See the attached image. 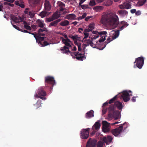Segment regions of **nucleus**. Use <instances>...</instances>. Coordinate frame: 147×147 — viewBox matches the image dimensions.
<instances>
[{
  "mask_svg": "<svg viewBox=\"0 0 147 147\" xmlns=\"http://www.w3.org/2000/svg\"><path fill=\"white\" fill-rule=\"evenodd\" d=\"M35 106L36 107V109L39 108L41 106V104L40 103V101H38L36 104L35 105Z\"/></svg>",
  "mask_w": 147,
  "mask_h": 147,
  "instance_id": "42",
  "label": "nucleus"
},
{
  "mask_svg": "<svg viewBox=\"0 0 147 147\" xmlns=\"http://www.w3.org/2000/svg\"><path fill=\"white\" fill-rule=\"evenodd\" d=\"M103 8L102 6H96L94 8V9L96 10V11H99L102 10Z\"/></svg>",
  "mask_w": 147,
  "mask_h": 147,
  "instance_id": "41",
  "label": "nucleus"
},
{
  "mask_svg": "<svg viewBox=\"0 0 147 147\" xmlns=\"http://www.w3.org/2000/svg\"><path fill=\"white\" fill-rule=\"evenodd\" d=\"M92 33L95 35L93 37L91 38V40L87 39L86 40V43L85 44V45L86 46H89L93 39H96L98 38L99 36L101 37V38L99 39L98 42H101L104 41L106 39L105 35L107 33L106 31H104L98 32L97 31L94 30L92 31Z\"/></svg>",
  "mask_w": 147,
  "mask_h": 147,
  "instance_id": "2",
  "label": "nucleus"
},
{
  "mask_svg": "<svg viewBox=\"0 0 147 147\" xmlns=\"http://www.w3.org/2000/svg\"><path fill=\"white\" fill-rule=\"evenodd\" d=\"M67 18H68L70 19H73L74 18V14H71L69 15L68 16Z\"/></svg>",
  "mask_w": 147,
  "mask_h": 147,
  "instance_id": "53",
  "label": "nucleus"
},
{
  "mask_svg": "<svg viewBox=\"0 0 147 147\" xmlns=\"http://www.w3.org/2000/svg\"><path fill=\"white\" fill-rule=\"evenodd\" d=\"M85 116L87 119L94 117V111L92 110H91L87 112Z\"/></svg>",
  "mask_w": 147,
  "mask_h": 147,
  "instance_id": "21",
  "label": "nucleus"
},
{
  "mask_svg": "<svg viewBox=\"0 0 147 147\" xmlns=\"http://www.w3.org/2000/svg\"><path fill=\"white\" fill-rule=\"evenodd\" d=\"M41 44L40 43H39L42 47L46 46L49 44L47 41H44L43 43L42 41H41Z\"/></svg>",
  "mask_w": 147,
  "mask_h": 147,
  "instance_id": "35",
  "label": "nucleus"
},
{
  "mask_svg": "<svg viewBox=\"0 0 147 147\" xmlns=\"http://www.w3.org/2000/svg\"><path fill=\"white\" fill-rule=\"evenodd\" d=\"M100 125V121H98L95 123L92 127V129L93 130V132H94V134L96 131L99 130Z\"/></svg>",
  "mask_w": 147,
  "mask_h": 147,
  "instance_id": "12",
  "label": "nucleus"
},
{
  "mask_svg": "<svg viewBox=\"0 0 147 147\" xmlns=\"http://www.w3.org/2000/svg\"><path fill=\"white\" fill-rule=\"evenodd\" d=\"M29 9L28 8H26L25 9V10L24 11V13L26 14H28L29 13V12L28 11V10Z\"/></svg>",
  "mask_w": 147,
  "mask_h": 147,
  "instance_id": "57",
  "label": "nucleus"
},
{
  "mask_svg": "<svg viewBox=\"0 0 147 147\" xmlns=\"http://www.w3.org/2000/svg\"><path fill=\"white\" fill-rule=\"evenodd\" d=\"M109 124L106 121H102V127H109Z\"/></svg>",
  "mask_w": 147,
  "mask_h": 147,
  "instance_id": "31",
  "label": "nucleus"
},
{
  "mask_svg": "<svg viewBox=\"0 0 147 147\" xmlns=\"http://www.w3.org/2000/svg\"><path fill=\"white\" fill-rule=\"evenodd\" d=\"M16 17L15 16H12L11 17V18L12 19V20H13V21L14 22L16 20Z\"/></svg>",
  "mask_w": 147,
  "mask_h": 147,
  "instance_id": "64",
  "label": "nucleus"
},
{
  "mask_svg": "<svg viewBox=\"0 0 147 147\" xmlns=\"http://www.w3.org/2000/svg\"><path fill=\"white\" fill-rule=\"evenodd\" d=\"M136 10L135 9H133L130 10L131 13H136Z\"/></svg>",
  "mask_w": 147,
  "mask_h": 147,
  "instance_id": "56",
  "label": "nucleus"
},
{
  "mask_svg": "<svg viewBox=\"0 0 147 147\" xmlns=\"http://www.w3.org/2000/svg\"><path fill=\"white\" fill-rule=\"evenodd\" d=\"M117 13L119 15L120 17H124L125 16H127L128 15V12L125 10H119Z\"/></svg>",
  "mask_w": 147,
  "mask_h": 147,
  "instance_id": "14",
  "label": "nucleus"
},
{
  "mask_svg": "<svg viewBox=\"0 0 147 147\" xmlns=\"http://www.w3.org/2000/svg\"><path fill=\"white\" fill-rule=\"evenodd\" d=\"M92 31L90 29H85L84 30V34L85 35L84 37L83 38V40L85 39V38H87L89 34L88 33V32H89L90 31Z\"/></svg>",
  "mask_w": 147,
  "mask_h": 147,
  "instance_id": "24",
  "label": "nucleus"
},
{
  "mask_svg": "<svg viewBox=\"0 0 147 147\" xmlns=\"http://www.w3.org/2000/svg\"><path fill=\"white\" fill-rule=\"evenodd\" d=\"M146 0H140L137 3V5L139 6L143 5L145 3Z\"/></svg>",
  "mask_w": 147,
  "mask_h": 147,
  "instance_id": "27",
  "label": "nucleus"
},
{
  "mask_svg": "<svg viewBox=\"0 0 147 147\" xmlns=\"http://www.w3.org/2000/svg\"><path fill=\"white\" fill-rule=\"evenodd\" d=\"M104 143L101 141H98L97 143V147H102Z\"/></svg>",
  "mask_w": 147,
  "mask_h": 147,
  "instance_id": "44",
  "label": "nucleus"
},
{
  "mask_svg": "<svg viewBox=\"0 0 147 147\" xmlns=\"http://www.w3.org/2000/svg\"><path fill=\"white\" fill-rule=\"evenodd\" d=\"M28 14L30 16L31 18L33 17L34 15V13L33 12H32L31 11H30L29 12Z\"/></svg>",
  "mask_w": 147,
  "mask_h": 147,
  "instance_id": "48",
  "label": "nucleus"
},
{
  "mask_svg": "<svg viewBox=\"0 0 147 147\" xmlns=\"http://www.w3.org/2000/svg\"><path fill=\"white\" fill-rule=\"evenodd\" d=\"M120 97V96L119 94L116 95L109 100V103L111 104L114 102L115 103V102L117 100L118 98Z\"/></svg>",
  "mask_w": 147,
  "mask_h": 147,
  "instance_id": "23",
  "label": "nucleus"
},
{
  "mask_svg": "<svg viewBox=\"0 0 147 147\" xmlns=\"http://www.w3.org/2000/svg\"><path fill=\"white\" fill-rule=\"evenodd\" d=\"M69 22L67 20H65L61 22L60 23V25L62 26H65L68 25L69 24Z\"/></svg>",
  "mask_w": 147,
  "mask_h": 147,
  "instance_id": "26",
  "label": "nucleus"
},
{
  "mask_svg": "<svg viewBox=\"0 0 147 147\" xmlns=\"http://www.w3.org/2000/svg\"><path fill=\"white\" fill-rule=\"evenodd\" d=\"M87 15V13H84L82 16L79 17L78 18L79 20H82L86 17Z\"/></svg>",
  "mask_w": 147,
  "mask_h": 147,
  "instance_id": "43",
  "label": "nucleus"
},
{
  "mask_svg": "<svg viewBox=\"0 0 147 147\" xmlns=\"http://www.w3.org/2000/svg\"><path fill=\"white\" fill-rule=\"evenodd\" d=\"M108 103H109V102H105L103 104L102 107H105V106H107L108 105Z\"/></svg>",
  "mask_w": 147,
  "mask_h": 147,
  "instance_id": "61",
  "label": "nucleus"
},
{
  "mask_svg": "<svg viewBox=\"0 0 147 147\" xmlns=\"http://www.w3.org/2000/svg\"><path fill=\"white\" fill-rule=\"evenodd\" d=\"M29 3L32 6H33L37 3V2L36 0H29Z\"/></svg>",
  "mask_w": 147,
  "mask_h": 147,
  "instance_id": "34",
  "label": "nucleus"
},
{
  "mask_svg": "<svg viewBox=\"0 0 147 147\" xmlns=\"http://www.w3.org/2000/svg\"><path fill=\"white\" fill-rule=\"evenodd\" d=\"M74 55L76 56L75 58L79 60L83 61L86 58V57L84 55L79 53V52H74ZM74 58L75 57H74Z\"/></svg>",
  "mask_w": 147,
  "mask_h": 147,
  "instance_id": "11",
  "label": "nucleus"
},
{
  "mask_svg": "<svg viewBox=\"0 0 147 147\" xmlns=\"http://www.w3.org/2000/svg\"><path fill=\"white\" fill-rule=\"evenodd\" d=\"M119 7L121 9H125V6L124 3L123 5H122V4L120 5L119 6Z\"/></svg>",
  "mask_w": 147,
  "mask_h": 147,
  "instance_id": "49",
  "label": "nucleus"
},
{
  "mask_svg": "<svg viewBox=\"0 0 147 147\" xmlns=\"http://www.w3.org/2000/svg\"><path fill=\"white\" fill-rule=\"evenodd\" d=\"M23 24L25 28L29 30H31V27L28 26V24L26 21L23 22Z\"/></svg>",
  "mask_w": 147,
  "mask_h": 147,
  "instance_id": "25",
  "label": "nucleus"
},
{
  "mask_svg": "<svg viewBox=\"0 0 147 147\" xmlns=\"http://www.w3.org/2000/svg\"><path fill=\"white\" fill-rule=\"evenodd\" d=\"M38 94L41 96H45L46 95V92L44 90L43 87H40L38 91Z\"/></svg>",
  "mask_w": 147,
  "mask_h": 147,
  "instance_id": "16",
  "label": "nucleus"
},
{
  "mask_svg": "<svg viewBox=\"0 0 147 147\" xmlns=\"http://www.w3.org/2000/svg\"><path fill=\"white\" fill-rule=\"evenodd\" d=\"M80 1V2L79 3V4H82L86 0H79Z\"/></svg>",
  "mask_w": 147,
  "mask_h": 147,
  "instance_id": "63",
  "label": "nucleus"
},
{
  "mask_svg": "<svg viewBox=\"0 0 147 147\" xmlns=\"http://www.w3.org/2000/svg\"><path fill=\"white\" fill-rule=\"evenodd\" d=\"M47 11L45 10L43 11L40 13L39 15L42 18H44L46 16L47 13Z\"/></svg>",
  "mask_w": 147,
  "mask_h": 147,
  "instance_id": "29",
  "label": "nucleus"
},
{
  "mask_svg": "<svg viewBox=\"0 0 147 147\" xmlns=\"http://www.w3.org/2000/svg\"><path fill=\"white\" fill-rule=\"evenodd\" d=\"M77 46H78V51H81V45L80 44V45H77Z\"/></svg>",
  "mask_w": 147,
  "mask_h": 147,
  "instance_id": "59",
  "label": "nucleus"
},
{
  "mask_svg": "<svg viewBox=\"0 0 147 147\" xmlns=\"http://www.w3.org/2000/svg\"><path fill=\"white\" fill-rule=\"evenodd\" d=\"M44 30L43 29H40L38 31V36H44L45 34H42L41 33V32H44Z\"/></svg>",
  "mask_w": 147,
  "mask_h": 147,
  "instance_id": "39",
  "label": "nucleus"
},
{
  "mask_svg": "<svg viewBox=\"0 0 147 147\" xmlns=\"http://www.w3.org/2000/svg\"><path fill=\"white\" fill-rule=\"evenodd\" d=\"M144 63V58L142 57H140L136 58L135 61L134 62V67H138L139 69H141Z\"/></svg>",
  "mask_w": 147,
  "mask_h": 147,
  "instance_id": "6",
  "label": "nucleus"
},
{
  "mask_svg": "<svg viewBox=\"0 0 147 147\" xmlns=\"http://www.w3.org/2000/svg\"><path fill=\"white\" fill-rule=\"evenodd\" d=\"M94 23H91L89 26V27L91 30L94 29Z\"/></svg>",
  "mask_w": 147,
  "mask_h": 147,
  "instance_id": "46",
  "label": "nucleus"
},
{
  "mask_svg": "<svg viewBox=\"0 0 147 147\" xmlns=\"http://www.w3.org/2000/svg\"><path fill=\"white\" fill-rule=\"evenodd\" d=\"M102 130L105 133H106L109 131V127H102Z\"/></svg>",
  "mask_w": 147,
  "mask_h": 147,
  "instance_id": "32",
  "label": "nucleus"
},
{
  "mask_svg": "<svg viewBox=\"0 0 147 147\" xmlns=\"http://www.w3.org/2000/svg\"><path fill=\"white\" fill-rule=\"evenodd\" d=\"M79 5L83 9H85L87 8L89 9L90 8V7L88 5H82V4L80 5V4H79Z\"/></svg>",
  "mask_w": 147,
  "mask_h": 147,
  "instance_id": "36",
  "label": "nucleus"
},
{
  "mask_svg": "<svg viewBox=\"0 0 147 147\" xmlns=\"http://www.w3.org/2000/svg\"><path fill=\"white\" fill-rule=\"evenodd\" d=\"M115 107L113 105H110L108 108V114L107 119L109 120L113 118L117 120L119 118L120 113L118 111L115 110Z\"/></svg>",
  "mask_w": 147,
  "mask_h": 147,
  "instance_id": "3",
  "label": "nucleus"
},
{
  "mask_svg": "<svg viewBox=\"0 0 147 147\" xmlns=\"http://www.w3.org/2000/svg\"><path fill=\"white\" fill-rule=\"evenodd\" d=\"M64 37L65 39L63 38L62 39V42L63 43L65 44V46L63 47H62L60 50L62 51V52L64 53L69 54H70L72 56V58H74L73 53H71L69 50V49L71 47V45H70L69 42H71L70 40L67 38V35H65Z\"/></svg>",
  "mask_w": 147,
  "mask_h": 147,
  "instance_id": "4",
  "label": "nucleus"
},
{
  "mask_svg": "<svg viewBox=\"0 0 147 147\" xmlns=\"http://www.w3.org/2000/svg\"><path fill=\"white\" fill-rule=\"evenodd\" d=\"M54 20V19L53 18V17L52 16L51 17L46 18V22H49L51 21H53Z\"/></svg>",
  "mask_w": 147,
  "mask_h": 147,
  "instance_id": "38",
  "label": "nucleus"
},
{
  "mask_svg": "<svg viewBox=\"0 0 147 147\" xmlns=\"http://www.w3.org/2000/svg\"><path fill=\"white\" fill-rule=\"evenodd\" d=\"M34 36L35 38L36 42L38 44L39 43H40L41 44V41H43L44 40V38L38 36V33L37 35L35 34L34 35Z\"/></svg>",
  "mask_w": 147,
  "mask_h": 147,
  "instance_id": "19",
  "label": "nucleus"
},
{
  "mask_svg": "<svg viewBox=\"0 0 147 147\" xmlns=\"http://www.w3.org/2000/svg\"><path fill=\"white\" fill-rule=\"evenodd\" d=\"M101 22L103 24H108L115 27H117L119 24L118 16L112 13H110L109 14L102 16Z\"/></svg>",
  "mask_w": 147,
  "mask_h": 147,
  "instance_id": "1",
  "label": "nucleus"
},
{
  "mask_svg": "<svg viewBox=\"0 0 147 147\" xmlns=\"http://www.w3.org/2000/svg\"><path fill=\"white\" fill-rule=\"evenodd\" d=\"M23 20L24 19L23 18L20 16H19L18 18L17 17L16 18V20L14 22L16 23H18L20 22L23 21Z\"/></svg>",
  "mask_w": 147,
  "mask_h": 147,
  "instance_id": "28",
  "label": "nucleus"
},
{
  "mask_svg": "<svg viewBox=\"0 0 147 147\" xmlns=\"http://www.w3.org/2000/svg\"><path fill=\"white\" fill-rule=\"evenodd\" d=\"M34 36L35 38L36 42L38 44L39 43H40L41 44V41H43L44 40V38L38 36V33L37 35L35 34L34 35Z\"/></svg>",
  "mask_w": 147,
  "mask_h": 147,
  "instance_id": "20",
  "label": "nucleus"
},
{
  "mask_svg": "<svg viewBox=\"0 0 147 147\" xmlns=\"http://www.w3.org/2000/svg\"><path fill=\"white\" fill-rule=\"evenodd\" d=\"M92 17L91 16H87V17H86L85 19V20L86 21H88L89 20L92 18Z\"/></svg>",
  "mask_w": 147,
  "mask_h": 147,
  "instance_id": "60",
  "label": "nucleus"
},
{
  "mask_svg": "<svg viewBox=\"0 0 147 147\" xmlns=\"http://www.w3.org/2000/svg\"><path fill=\"white\" fill-rule=\"evenodd\" d=\"M44 8L47 11H49L51 9V5L49 1L48 0H45L44 3Z\"/></svg>",
  "mask_w": 147,
  "mask_h": 147,
  "instance_id": "13",
  "label": "nucleus"
},
{
  "mask_svg": "<svg viewBox=\"0 0 147 147\" xmlns=\"http://www.w3.org/2000/svg\"><path fill=\"white\" fill-rule=\"evenodd\" d=\"M38 26L40 28H43L44 27V24L42 22H40L38 23Z\"/></svg>",
  "mask_w": 147,
  "mask_h": 147,
  "instance_id": "47",
  "label": "nucleus"
},
{
  "mask_svg": "<svg viewBox=\"0 0 147 147\" xmlns=\"http://www.w3.org/2000/svg\"><path fill=\"white\" fill-rule=\"evenodd\" d=\"M45 85L46 87H48L52 90L54 85L55 84V82L53 77L50 76H47L45 78Z\"/></svg>",
  "mask_w": 147,
  "mask_h": 147,
  "instance_id": "5",
  "label": "nucleus"
},
{
  "mask_svg": "<svg viewBox=\"0 0 147 147\" xmlns=\"http://www.w3.org/2000/svg\"><path fill=\"white\" fill-rule=\"evenodd\" d=\"M113 40V38L111 40V38H108L107 39L106 41L102 44V45H103V47L102 48L101 47L100 48H98V49L100 50H103L106 47V45L108 43H109L111 41H112Z\"/></svg>",
  "mask_w": 147,
  "mask_h": 147,
  "instance_id": "22",
  "label": "nucleus"
},
{
  "mask_svg": "<svg viewBox=\"0 0 147 147\" xmlns=\"http://www.w3.org/2000/svg\"><path fill=\"white\" fill-rule=\"evenodd\" d=\"M131 90H129L128 91L127 90L124 91L122 94L119 95L120 96V99H123L124 102H127L129 101L130 99V96H132V94H129V93L131 92Z\"/></svg>",
  "mask_w": 147,
  "mask_h": 147,
  "instance_id": "7",
  "label": "nucleus"
},
{
  "mask_svg": "<svg viewBox=\"0 0 147 147\" xmlns=\"http://www.w3.org/2000/svg\"><path fill=\"white\" fill-rule=\"evenodd\" d=\"M119 34V30H117L115 32V34L113 37V39H114L117 38Z\"/></svg>",
  "mask_w": 147,
  "mask_h": 147,
  "instance_id": "33",
  "label": "nucleus"
},
{
  "mask_svg": "<svg viewBox=\"0 0 147 147\" xmlns=\"http://www.w3.org/2000/svg\"><path fill=\"white\" fill-rule=\"evenodd\" d=\"M125 8L126 9H131V5L129 3H124Z\"/></svg>",
  "mask_w": 147,
  "mask_h": 147,
  "instance_id": "37",
  "label": "nucleus"
},
{
  "mask_svg": "<svg viewBox=\"0 0 147 147\" xmlns=\"http://www.w3.org/2000/svg\"><path fill=\"white\" fill-rule=\"evenodd\" d=\"M59 6L60 8L65 7V5L62 2L60 3Z\"/></svg>",
  "mask_w": 147,
  "mask_h": 147,
  "instance_id": "52",
  "label": "nucleus"
},
{
  "mask_svg": "<svg viewBox=\"0 0 147 147\" xmlns=\"http://www.w3.org/2000/svg\"><path fill=\"white\" fill-rule=\"evenodd\" d=\"M113 139L112 137L110 136H108L107 138L106 137H104L102 139V141L104 143H105L106 144H108L109 143L111 142Z\"/></svg>",
  "mask_w": 147,
  "mask_h": 147,
  "instance_id": "17",
  "label": "nucleus"
},
{
  "mask_svg": "<svg viewBox=\"0 0 147 147\" xmlns=\"http://www.w3.org/2000/svg\"><path fill=\"white\" fill-rule=\"evenodd\" d=\"M36 25H33L31 26V28L33 29L34 30H35L36 29Z\"/></svg>",
  "mask_w": 147,
  "mask_h": 147,
  "instance_id": "58",
  "label": "nucleus"
},
{
  "mask_svg": "<svg viewBox=\"0 0 147 147\" xmlns=\"http://www.w3.org/2000/svg\"><path fill=\"white\" fill-rule=\"evenodd\" d=\"M141 14V11L140 10H138L136 12V14L137 16H139Z\"/></svg>",
  "mask_w": 147,
  "mask_h": 147,
  "instance_id": "55",
  "label": "nucleus"
},
{
  "mask_svg": "<svg viewBox=\"0 0 147 147\" xmlns=\"http://www.w3.org/2000/svg\"><path fill=\"white\" fill-rule=\"evenodd\" d=\"M96 5L95 1L94 0H91L89 3V5L90 6H93Z\"/></svg>",
  "mask_w": 147,
  "mask_h": 147,
  "instance_id": "45",
  "label": "nucleus"
},
{
  "mask_svg": "<svg viewBox=\"0 0 147 147\" xmlns=\"http://www.w3.org/2000/svg\"><path fill=\"white\" fill-rule=\"evenodd\" d=\"M61 21V19H59L56 20L52 22L49 25V27H51L52 26L54 27H57L58 23Z\"/></svg>",
  "mask_w": 147,
  "mask_h": 147,
  "instance_id": "15",
  "label": "nucleus"
},
{
  "mask_svg": "<svg viewBox=\"0 0 147 147\" xmlns=\"http://www.w3.org/2000/svg\"><path fill=\"white\" fill-rule=\"evenodd\" d=\"M19 6L21 8H24V5L22 3H20Z\"/></svg>",
  "mask_w": 147,
  "mask_h": 147,
  "instance_id": "62",
  "label": "nucleus"
},
{
  "mask_svg": "<svg viewBox=\"0 0 147 147\" xmlns=\"http://www.w3.org/2000/svg\"><path fill=\"white\" fill-rule=\"evenodd\" d=\"M114 106H115L118 109L120 110H121L123 108L122 103L118 100H117L115 102Z\"/></svg>",
  "mask_w": 147,
  "mask_h": 147,
  "instance_id": "18",
  "label": "nucleus"
},
{
  "mask_svg": "<svg viewBox=\"0 0 147 147\" xmlns=\"http://www.w3.org/2000/svg\"><path fill=\"white\" fill-rule=\"evenodd\" d=\"M120 24L125 27L128 26L129 24L126 22L124 21H121Z\"/></svg>",
  "mask_w": 147,
  "mask_h": 147,
  "instance_id": "40",
  "label": "nucleus"
},
{
  "mask_svg": "<svg viewBox=\"0 0 147 147\" xmlns=\"http://www.w3.org/2000/svg\"><path fill=\"white\" fill-rule=\"evenodd\" d=\"M91 47L93 48H96V45L94 44L92 42V41L90 45Z\"/></svg>",
  "mask_w": 147,
  "mask_h": 147,
  "instance_id": "54",
  "label": "nucleus"
},
{
  "mask_svg": "<svg viewBox=\"0 0 147 147\" xmlns=\"http://www.w3.org/2000/svg\"><path fill=\"white\" fill-rule=\"evenodd\" d=\"M11 24H12L13 27L15 29H17L18 30H19V31L20 30V28L19 27L17 26H16L15 25L13 24L12 22H11Z\"/></svg>",
  "mask_w": 147,
  "mask_h": 147,
  "instance_id": "50",
  "label": "nucleus"
},
{
  "mask_svg": "<svg viewBox=\"0 0 147 147\" xmlns=\"http://www.w3.org/2000/svg\"><path fill=\"white\" fill-rule=\"evenodd\" d=\"M90 129V128H88L86 129H82L80 132L81 138L84 139H87L89 137Z\"/></svg>",
  "mask_w": 147,
  "mask_h": 147,
  "instance_id": "8",
  "label": "nucleus"
},
{
  "mask_svg": "<svg viewBox=\"0 0 147 147\" xmlns=\"http://www.w3.org/2000/svg\"><path fill=\"white\" fill-rule=\"evenodd\" d=\"M103 109L102 110V113L103 114H105V113L106 112L107 110V108H105V107H102Z\"/></svg>",
  "mask_w": 147,
  "mask_h": 147,
  "instance_id": "51",
  "label": "nucleus"
},
{
  "mask_svg": "<svg viewBox=\"0 0 147 147\" xmlns=\"http://www.w3.org/2000/svg\"><path fill=\"white\" fill-rule=\"evenodd\" d=\"M53 18L55 20L57 19L60 16V15L57 12H55L52 15Z\"/></svg>",
  "mask_w": 147,
  "mask_h": 147,
  "instance_id": "30",
  "label": "nucleus"
},
{
  "mask_svg": "<svg viewBox=\"0 0 147 147\" xmlns=\"http://www.w3.org/2000/svg\"><path fill=\"white\" fill-rule=\"evenodd\" d=\"M124 123L122 124L119 127L112 130L111 132L115 136H117L122 132L123 129V126Z\"/></svg>",
  "mask_w": 147,
  "mask_h": 147,
  "instance_id": "9",
  "label": "nucleus"
},
{
  "mask_svg": "<svg viewBox=\"0 0 147 147\" xmlns=\"http://www.w3.org/2000/svg\"><path fill=\"white\" fill-rule=\"evenodd\" d=\"M97 140L95 139L91 140V138L89 139L87 142L86 147H96Z\"/></svg>",
  "mask_w": 147,
  "mask_h": 147,
  "instance_id": "10",
  "label": "nucleus"
}]
</instances>
